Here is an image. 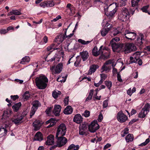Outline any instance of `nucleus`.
I'll return each instance as SVG.
<instances>
[{"label":"nucleus","mask_w":150,"mask_h":150,"mask_svg":"<svg viewBox=\"0 0 150 150\" xmlns=\"http://www.w3.org/2000/svg\"><path fill=\"white\" fill-rule=\"evenodd\" d=\"M76 61L74 63V66L76 67L78 66L80 64L81 59L79 56H78L76 57Z\"/></svg>","instance_id":"32"},{"label":"nucleus","mask_w":150,"mask_h":150,"mask_svg":"<svg viewBox=\"0 0 150 150\" xmlns=\"http://www.w3.org/2000/svg\"><path fill=\"white\" fill-rule=\"evenodd\" d=\"M79 148V145L76 146L74 144H72L68 147L67 150H78Z\"/></svg>","instance_id":"28"},{"label":"nucleus","mask_w":150,"mask_h":150,"mask_svg":"<svg viewBox=\"0 0 150 150\" xmlns=\"http://www.w3.org/2000/svg\"><path fill=\"white\" fill-rule=\"evenodd\" d=\"M11 98L13 100L15 101L19 98V96L17 95L14 96L11 95Z\"/></svg>","instance_id":"50"},{"label":"nucleus","mask_w":150,"mask_h":150,"mask_svg":"<svg viewBox=\"0 0 150 150\" xmlns=\"http://www.w3.org/2000/svg\"><path fill=\"white\" fill-rule=\"evenodd\" d=\"M80 54L81 56V58L83 62L87 60L89 56L88 53L87 51H83V52H80Z\"/></svg>","instance_id":"20"},{"label":"nucleus","mask_w":150,"mask_h":150,"mask_svg":"<svg viewBox=\"0 0 150 150\" xmlns=\"http://www.w3.org/2000/svg\"><path fill=\"white\" fill-rule=\"evenodd\" d=\"M107 50V48L105 46L102 45L100 47L98 50L99 55L100 54V56L99 57L100 59H107L109 57L110 54L108 52L104 53V51Z\"/></svg>","instance_id":"9"},{"label":"nucleus","mask_w":150,"mask_h":150,"mask_svg":"<svg viewBox=\"0 0 150 150\" xmlns=\"http://www.w3.org/2000/svg\"><path fill=\"white\" fill-rule=\"evenodd\" d=\"M150 109V104L148 103H146L138 114V117L141 118H144L145 117L146 115L149 111Z\"/></svg>","instance_id":"8"},{"label":"nucleus","mask_w":150,"mask_h":150,"mask_svg":"<svg viewBox=\"0 0 150 150\" xmlns=\"http://www.w3.org/2000/svg\"><path fill=\"white\" fill-rule=\"evenodd\" d=\"M10 13L11 15L14 14L17 15H20L21 14V12L17 10H13L10 11Z\"/></svg>","instance_id":"35"},{"label":"nucleus","mask_w":150,"mask_h":150,"mask_svg":"<svg viewBox=\"0 0 150 150\" xmlns=\"http://www.w3.org/2000/svg\"><path fill=\"white\" fill-rule=\"evenodd\" d=\"M48 82V79L43 74L40 75L35 79L36 85L39 89L43 90L45 89L47 86Z\"/></svg>","instance_id":"2"},{"label":"nucleus","mask_w":150,"mask_h":150,"mask_svg":"<svg viewBox=\"0 0 150 150\" xmlns=\"http://www.w3.org/2000/svg\"><path fill=\"white\" fill-rule=\"evenodd\" d=\"M37 110L34 109H32L31 108V112L30 114V118H31L32 116L34 115L35 112Z\"/></svg>","instance_id":"43"},{"label":"nucleus","mask_w":150,"mask_h":150,"mask_svg":"<svg viewBox=\"0 0 150 150\" xmlns=\"http://www.w3.org/2000/svg\"><path fill=\"white\" fill-rule=\"evenodd\" d=\"M54 137L53 134H50L47 137V140L45 142V144L47 145H52L54 144Z\"/></svg>","instance_id":"16"},{"label":"nucleus","mask_w":150,"mask_h":150,"mask_svg":"<svg viewBox=\"0 0 150 150\" xmlns=\"http://www.w3.org/2000/svg\"><path fill=\"white\" fill-rule=\"evenodd\" d=\"M91 123H93L92 125L94 127H97V126H99V125L98 124L97 121L94 120L91 122Z\"/></svg>","instance_id":"62"},{"label":"nucleus","mask_w":150,"mask_h":150,"mask_svg":"<svg viewBox=\"0 0 150 150\" xmlns=\"http://www.w3.org/2000/svg\"><path fill=\"white\" fill-rule=\"evenodd\" d=\"M109 6H112L114 7H115L112 11H110L109 13H107V16L109 18H110L114 16V15L117 10L118 6L117 3H113L110 4L109 5Z\"/></svg>","instance_id":"13"},{"label":"nucleus","mask_w":150,"mask_h":150,"mask_svg":"<svg viewBox=\"0 0 150 150\" xmlns=\"http://www.w3.org/2000/svg\"><path fill=\"white\" fill-rule=\"evenodd\" d=\"M62 107L60 105H55L53 110V113L56 116H59L60 115V113Z\"/></svg>","instance_id":"17"},{"label":"nucleus","mask_w":150,"mask_h":150,"mask_svg":"<svg viewBox=\"0 0 150 150\" xmlns=\"http://www.w3.org/2000/svg\"><path fill=\"white\" fill-rule=\"evenodd\" d=\"M120 39L117 37L113 38L110 41L109 46H111L113 51L116 52L122 48V43H119L118 42Z\"/></svg>","instance_id":"4"},{"label":"nucleus","mask_w":150,"mask_h":150,"mask_svg":"<svg viewBox=\"0 0 150 150\" xmlns=\"http://www.w3.org/2000/svg\"><path fill=\"white\" fill-rule=\"evenodd\" d=\"M56 122V121H53V122H51L50 123V125L47 127L49 128L54 126L55 125Z\"/></svg>","instance_id":"57"},{"label":"nucleus","mask_w":150,"mask_h":150,"mask_svg":"<svg viewBox=\"0 0 150 150\" xmlns=\"http://www.w3.org/2000/svg\"><path fill=\"white\" fill-rule=\"evenodd\" d=\"M27 113V112L25 110H23L21 113H18L15 118L12 119V122L17 125L21 124L23 122L22 120L26 116Z\"/></svg>","instance_id":"5"},{"label":"nucleus","mask_w":150,"mask_h":150,"mask_svg":"<svg viewBox=\"0 0 150 150\" xmlns=\"http://www.w3.org/2000/svg\"><path fill=\"white\" fill-rule=\"evenodd\" d=\"M21 105V103L20 102L15 104L12 107L13 111L15 112H17L20 109Z\"/></svg>","instance_id":"27"},{"label":"nucleus","mask_w":150,"mask_h":150,"mask_svg":"<svg viewBox=\"0 0 150 150\" xmlns=\"http://www.w3.org/2000/svg\"><path fill=\"white\" fill-rule=\"evenodd\" d=\"M52 96L55 99H56L58 97V93L56 91L53 92Z\"/></svg>","instance_id":"53"},{"label":"nucleus","mask_w":150,"mask_h":150,"mask_svg":"<svg viewBox=\"0 0 150 150\" xmlns=\"http://www.w3.org/2000/svg\"><path fill=\"white\" fill-rule=\"evenodd\" d=\"M52 107H48L47 109L46 110L45 112L47 114L49 115L51 112V110L52 109Z\"/></svg>","instance_id":"51"},{"label":"nucleus","mask_w":150,"mask_h":150,"mask_svg":"<svg viewBox=\"0 0 150 150\" xmlns=\"http://www.w3.org/2000/svg\"><path fill=\"white\" fill-rule=\"evenodd\" d=\"M7 32V30L6 29H2L0 30V33L1 34H4Z\"/></svg>","instance_id":"63"},{"label":"nucleus","mask_w":150,"mask_h":150,"mask_svg":"<svg viewBox=\"0 0 150 150\" xmlns=\"http://www.w3.org/2000/svg\"><path fill=\"white\" fill-rule=\"evenodd\" d=\"M105 84L109 90H110L112 86V82L109 81H105Z\"/></svg>","instance_id":"36"},{"label":"nucleus","mask_w":150,"mask_h":150,"mask_svg":"<svg viewBox=\"0 0 150 150\" xmlns=\"http://www.w3.org/2000/svg\"><path fill=\"white\" fill-rule=\"evenodd\" d=\"M92 53L93 55L95 57H97L99 55V52H98V50L96 46H95L93 48Z\"/></svg>","instance_id":"30"},{"label":"nucleus","mask_w":150,"mask_h":150,"mask_svg":"<svg viewBox=\"0 0 150 150\" xmlns=\"http://www.w3.org/2000/svg\"><path fill=\"white\" fill-rule=\"evenodd\" d=\"M33 106L32 109H34L37 110L39 107L40 106L41 104L39 101L37 100H35L32 103Z\"/></svg>","instance_id":"25"},{"label":"nucleus","mask_w":150,"mask_h":150,"mask_svg":"<svg viewBox=\"0 0 150 150\" xmlns=\"http://www.w3.org/2000/svg\"><path fill=\"white\" fill-rule=\"evenodd\" d=\"M63 67V65L62 63H59L56 67L55 66H52L50 68L52 74H54L60 73L62 70Z\"/></svg>","instance_id":"10"},{"label":"nucleus","mask_w":150,"mask_h":150,"mask_svg":"<svg viewBox=\"0 0 150 150\" xmlns=\"http://www.w3.org/2000/svg\"><path fill=\"white\" fill-rule=\"evenodd\" d=\"M83 118L80 114L76 115L74 118L73 121L76 123L79 124L83 121Z\"/></svg>","instance_id":"19"},{"label":"nucleus","mask_w":150,"mask_h":150,"mask_svg":"<svg viewBox=\"0 0 150 150\" xmlns=\"http://www.w3.org/2000/svg\"><path fill=\"white\" fill-rule=\"evenodd\" d=\"M106 65L104 64L102 67L101 69L103 70V71H107L110 69L109 67L106 66Z\"/></svg>","instance_id":"48"},{"label":"nucleus","mask_w":150,"mask_h":150,"mask_svg":"<svg viewBox=\"0 0 150 150\" xmlns=\"http://www.w3.org/2000/svg\"><path fill=\"white\" fill-rule=\"evenodd\" d=\"M117 119L120 122H125L128 119V117L123 113L122 111H120L117 115Z\"/></svg>","instance_id":"12"},{"label":"nucleus","mask_w":150,"mask_h":150,"mask_svg":"<svg viewBox=\"0 0 150 150\" xmlns=\"http://www.w3.org/2000/svg\"><path fill=\"white\" fill-rule=\"evenodd\" d=\"M87 129V126L85 124H82V125L81 126V127H79V129H81L82 130H84L85 131H86Z\"/></svg>","instance_id":"45"},{"label":"nucleus","mask_w":150,"mask_h":150,"mask_svg":"<svg viewBox=\"0 0 150 150\" xmlns=\"http://www.w3.org/2000/svg\"><path fill=\"white\" fill-rule=\"evenodd\" d=\"M138 119H134L132 120L129 123V125H131L134 123L137 122L138 121Z\"/></svg>","instance_id":"49"},{"label":"nucleus","mask_w":150,"mask_h":150,"mask_svg":"<svg viewBox=\"0 0 150 150\" xmlns=\"http://www.w3.org/2000/svg\"><path fill=\"white\" fill-rule=\"evenodd\" d=\"M137 42L139 44V45L141 46L143 44V42L142 41V39H140L139 37L137 38Z\"/></svg>","instance_id":"52"},{"label":"nucleus","mask_w":150,"mask_h":150,"mask_svg":"<svg viewBox=\"0 0 150 150\" xmlns=\"http://www.w3.org/2000/svg\"><path fill=\"white\" fill-rule=\"evenodd\" d=\"M66 38V37L62 33L57 35L54 40L55 43L52 44L47 48V51L50 52V53H47V55H49L53 51L58 49L57 46L61 43Z\"/></svg>","instance_id":"1"},{"label":"nucleus","mask_w":150,"mask_h":150,"mask_svg":"<svg viewBox=\"0 0 150 150\" xmlns=\"http://www.w3.org/2000/svg\"><path fill=\"white\" fill-rule=\"evenodd\" d=\"M122 48L116 52H124L125 54H129L132 52L135 51L137 50L136 46L132 43H129L125 45L122 43Z\"/></svg>","instance_id":"3"},{"label":"nucleus","mask_w":150,"mask_h":150,"mask_svg":"<svg viewBox=\"0 0 150 150\" xmlns=\"http://www.w3.org/2000/svg\"><path fill=\"white\" fill-rule=\"evenodd\" d=\"M99 67V66L97 65L94 64L91 65L90 67L88 74H91L92 73H94Z\"/></svg>","instance_id":"24"},{"label":"nucleus","mask_w":150,"mask_h":150,"mask_svg":"<svg viewBox=\"0 0 150 150\" xmlns=\"http://www.w3.org/2000/svg\"><path fill=\"white\" fill-rule=\"evenodd\" d=\"M141 0H132L131 3L132 6L133 7H134L135 6H137Z\"/></svg>","instance_id":"37"},{"label":"nucleus","mask_w":150,"mask_h":150,"mask_svg":"<svg viewBox=\"0 0 150 150\" xmlns=\"http://www.w3.org/2000/svg\"><path fill=\"white\" fill-rule=\"evenodd\" d=\"M30 94L29 93V92L28 91H26L23 95V98L24 99L27 100L30 98Z\"/></svg>","instance_id":"33"},{"label":"nucleus","mask_w":150,"mask_h":150,"mask_svg":"<svg viewBox=\"0 0 150 150\" xmlns=\"http://www.w3.org/2000/svg\"><path fill=\"white\" fill-rule=\"evenodd\" d=\"M109 25H109L108 23H107L105 25V27L101 30L100 31L101 34L103 36H105L110 30V28L111 27V25H110L109 27H108Z\"/></svg>","instance_id":"18"},{"label":"nucleus","mask_w":150,"mask_h":150,"mask_svg":"<svg viewBox=\"0 0 150 150\" xmlns=\"http://www.w3.org/2000/svg\"><path fill=\"white\" fill-rule=\"evenodd\" d=\"M43 134L41 132H38L35 134L34 138V140L40 142L43 140Z\"/></svg>","instance_id":"21"},{"label":"nucleus","mask_w":150,"mask_h":150,"mask_svg":"<svg viewBox=\"0 0 150 150\" xmlns=\"http://www.w3.org/2000/svg\"><path fill=\"white\" fill-rule=\"evenodd\" d=\"M108 100H105L103 103V108H106L108 105Z\"/></svg>","instance_id":"42"},{"label":"nucleus","mask_w":150,"mask_h":150,"mask_svg":"<svg viewBox=\"0 0 150 150\" xmlns=\"http://www.w3.org/2000/svg\"><path fill=\"white\" fill-rule=\"evenodd\" d=\"M86 133L85 131L84 130H82L79 129V134L80 135H84Z\"/></svg>","instance_id":"58"},{"label":"nucleus","mask_w":150,"mask_h":150,"mask_svg":"<svg viewBox=\"0 0 150 150\" xmlns=\"http://www.w3.org/2000/svg\"><path fill=\"white\" fill-rule=\"evenodd\" d=\"M136 33L134 32H131L128 30H126L124 36L128 39H134L135 38Z\"/></svg>","instance_id":"14"},{"label":"nucleus","mask_w":150,"mask_h":150,"mask_svg":"<svg viewBox=\"0 0 150 150\" xmlns=\"http://www.w3.org/2000/svg\"><path fill=\"white\" fill-rule=\"evenodd\" d=\"M69 10L72 13H75V10L76 9L73 6H72L71 8H70Z\"/></svg>","instance_id":"64"},{"label":"nucleus","mask_w":150,"mask_h":150,"mask_svg":"<svg viewBox=\"0 0 150 150\" xmlns=\"http://www.w3.org/2000/svg\"><path fill=\"white\" fill-rule=\"evenodd\" d=\"M113 32L112 33V34L114 36H116L117 35V34H119L120 32L116 28H114L113 29Z\"/></svg>","instance_id":"40"},{"label":"nucleus","mask_w":150,"mask_h":150,"mask_svg":"<svg viewBox=\"0 0 150 150\" xmlns=\"http://www.w3.org/2000/svg\"><path fill=\"white\" fill-rule=\"evenodd\" d=\"M90 114V112L88 110H86L82 114L85 117H89Z\"/></svg>","instance_id":"39"},{"label":"nucleus","mask_w":150,"mask_h":150,"mask_svg":"<svg viewBox=\"0 0 150 150\" xmlns=\"http://www.w3.org/2000/svg\"><path fill=\"white\" fill-rule=\"evenodd\" d=\"M69 96H67L64 100V102L65 105H67L68 104L69 101Z\"/></svg>","instance_id":"46"},{"label":"nucleus","mask_w":150,"mask_h":150,"mask_svg":"<svg viewBox=\"0 0 150 150\" xmlns=\"http://www.w3.org/2000/svg\"><path fill=\"white\" fill-rule=\"evenodd\" d=\"M149 7V5H148L143 6L141 8V10L144 12L147 13L148 12V9Z\"/></svg>","instance_id":"38"},{"label":"nucleus","mask_w":150,"mask_h":150,"mask_svg":"<svg viewBox=\"0 0 150 150\" xmlns=\"http://www.w3.org/2000/svg\"><path fill=\"white\" fill-rule=\"evenodd\" d=\"M125 140L127 142H132L134 140V137L132 134H129L125 138Z\"/></svg>","instance_id":"29"},{"label":"nucleus","mask_w":150,"mask_h":150,"mask_svg":"<svg viewBox=\"0 0 150 150\" xmlns=\"http://www.w3.org/2000/svg\"><path fill=\"white\" fill-rule=\"evenodd\" d=\"M39 5L41 7L44 8L45 7H47V4L46 2L45 1L40 3Z\"/></svg>","instance_id":"54"},{"label":"nucleus","mask_w":150,"mask_h":150,"mask_svg":"<svg viewBox=\"0 0 150 150\" xmlns=\"http://www.w3.org/2000/svg\"><path fill=\"white\" fill-rule=\"evenodd\" d=\"M66 130L67 129L64 123L60 124L57 129L55 138H58V137H63L65 134Z\"/></svg>","instance_id":"7"},{"label":"nucleus","mask_w":150,"mask_h":150,"mask_svg":"<svg viewBox=\"0 0 150 150\" xmlns=\"http://www.w3.org/2000/svg\"><path fill=\"white\" fill-rule=\"evenodd\" d=\"M140 54V52H137L133 55V57H130V63H136L139 59V56Z\"/></svg>","instance_id":"15"},{"label":"nucleus","mask_w":150,"mask_h":150,"mask_svg":"<svg viewBox=\"0 0 150 150\" xmlns=\"http://www.w3.org/2000/svg\"><path fill=\"white\" fill-rule=\"evenodd\" d=\"M33 126L34 127L35 130L37 131L38 130L40 129L41 125H34Z\"/></svg>","instance_id":"47"},{"label":"nucleus","mask_w":150,"mask_h":150,"mask_svg":"<svg viewBox=\"0 0 150 150\" xmlns=\"http://www.w3.org/2000/svg\"><path fill=\"white\" fill-rule=\"evenodd\" d=\"M61 17L60 16H58L56 17V18H54L52 20V21L53 22H56L58 20L61 19Z\"/></svg>","instance_id":"61"},{"label":"nucleus","mask_w":150,"mask_h":150,"mask_svg":"<svg viewBox=\"0 0 150 150\" xmlns=\"http://www.w3.org/2000/svg\"><path fill=\"white\" fill-rule=\"evenodd\" d=\"M103 116L102 114L100 113L98 116V121L99 122H101L103 119Z\"/></svg>","instance_id":"55"},{"label":"nucleus","mask_w":150,"mask_h":150,"mask_svg":"<svg viewBox=\"0 0 150 150\" xmlns=\"http://www.w3.org/2000/svg\"><path fill=\"white\" fill-rule=\"evenodd\" d=\"M92 40L91 41H85L84 40H83L81 39H79L78 40V41L81 43L82 45H86L91 42Z\"/></svg>","instance_id":"34"},{"label":"nucleus","mask_w":150,"mask_h":150,"mask_svg":"<svg viewBox=\"0 0 150 150\" xmlns=\"http://www.w3.org/2000/svg\"><path fill=\"white\" fill-rule=\"evenodd\" d=\"M105 4L106 5V8H105L106 6H104V12L105 14L106 15H107V13H108V8L110 7V6H109L108 5V4L107 3H105Z\"/></svg>","instance_id":"41"},{"label":"nucleus","mask_w":150,"mask_h":150,"mask_svg":"<svg viewBox=\"0 0 150 150\" xmlns=\"http://www.w3.org/2000/svg\"><path fill=\"white\" fill-rule=\"evenodd\" d=\"M30 61V58L29 56H25L23 57L20 62V63L22 64H24L25 62H28Z\"/></svg>","instance_id":"31"},{"label":"nucleus","mask_w":150,"mask_h":150,"mask_svg":"<svg viewBox=\"0 0 150 150\" xmlns=\"http://www.w3.org/2000/svg\"><path fill=\"white\" fill-rule=\"evenodd\" d=\"M117 80L120 82H122V80L121 78V76L119 74V73H117Z\"/></svg>","instance_id":"59"},{"label":"nucleus","mask_w":150,"mask_h":150,"mask_svg":"<svg viewBox=\"0 0 150 150\" xmlns=\"http://www.w3.org/2000/svg\"><path fill=\"white\" fill-rule=\"evenodd\" d=\"M93 123H91L88 126V129L89 131L91 132H94L99 128V126H97V127H94L92 125Z\"/></svg>","instance_id":"26"},{"label":"nucleus","mask_w":150,"mask_h":150,"mask_svg":"<svg viewBox=\"0 0 150 150\" xmlns=\"http://www.w3.org/2000/svg\"><path fill=\"white\" fill-rule=\"evenodd\" d=\"M73 109L70 105L67 106L64 109L63 112L66 115L70 114L72 113Z\"/></svg>","instance_id":"23"},{"label":"nucleus","mask_w":150,"mask_h":150,"mask_svg":"<svg viewBox=\"0 0 150 150\" xmlns=\"http://www.w3.org/2000/svg\"><path fill=\"white\" fill-rule=\"evenodd\" d=\"M55 1H58V2L56 3L54 2L53 0H48L46 1L47 4V7H50L54 6L56 4H59L60 3V0H56Z\"/></svg>","instance_id":"22"},{"label":"nucleus","mask_w":150,"mask_h":150,"mask_svg":"<svg viewBox=\"0 0 150 150\" xmlns=\"http://www.w3.org/2000/svg\"><path fill=\"white\" fill-rule=\"evenodd\" d=\"M100 79H103L104 80L106 79L107 77V75L104 74H100Z\"/></svg>","instance_id":"56"},{"label":"nucleus","mask_w":150,"mask_h":150,"mask_svg":"<svg viewBox=\"0 0 150 150\" xmlns=\"http://www.w3.org/2000/svg\"><path fill=\"white\" fill-rule=\"evenodd\" d=\"M41 125L40 123V122L39 120H35L33 123V125Z\"/></svg>","instance_id":"60"},{"label":"nucleus","mask_w":150,"mask_h":150,"mask_svg":"<svg viewBox=\"0 0 150 150\" xmlns=\"http://www.w3.org/2000/svg\"><path fill=\"white\" fill-rule=\"evenodd\" d=\"M55 138L57 139V143L59 147H60L64 146L67 142V139L64 137H58V138Z\"/></svg>","instance_id":"11"},{"label":"nucleus","mask_w":150,"mask_h":150,"mask_svg":"<svg viewBox=\"0 0 150 150\" xmlns=\"http://www.w3.org/2000/svg\"><path fill=\"white\" fill-rule=\"evenodd\" d=\"M130 14L128 9L125 8H122L118 18L122 21H125L129 18Z\"/></svg>","instance_id":"6"},{"label":"nucleus","mask_w":150,"mask_h":150,"mask_svg":"<svg viewBox=\"0 0 150 150\" xmlns=\"http://www.w3.org/2000/svg\"><path fill=\"white\" fill-rule=\"evenodd\" d=\"M56 121L57 120L56 119L52 118L46 122V124H48L49 123H50L51 122H53V121Z\"/></svg>","instance_id":"44"}]
</instances>
